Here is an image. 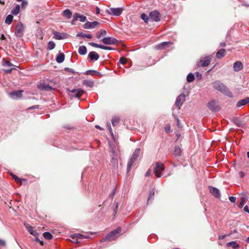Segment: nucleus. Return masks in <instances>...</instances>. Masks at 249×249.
Here are the masks:
<instances>
[{"label":"nucleus","instance_id":"f257e3e1","mask_svg":"<svg viewBox=\"0 0 249 249\" xmlns=\"http://www.w3.org/2000/svg\"><path fill=\"white\" fill-rule=\"evenodd\" d=\"M213 87L217 90L224 93L229 97H232V92L222 82L219 81H216L213 83Z\"/></svg>","mask_w":249,"mask_h":249},{"label":"nucleus","instance_id":"f03ea898","mask_svg":"<svg viewBox=\"0 0 249 249\" xmlns=\"http://www.w3.org/2000/svg\"><path fill=\"white\" fill-rule=\"evenodd\" d=\"M121 227H118L116 229L110 231L105 237L102 238L101 242H104L106 241H112L115 240L118 237L119 234L121 232Z\"/></svg>","mask_w":249,"mask_h":249},{"label":"nucleus","instance_id":"7ed1b4c3","mask_svg":"<svg viewBox=\"0 0 249 249\" xmlns=\"http://www.w3.org/2000/svg\"><path fill=\"white\" fill-rule=\"evenodd\" d=\"M140 149H139V148L136 149L133 152V153L132 155V157H131V159H130V160H129L128 164H127V172H128L130 170L134 162L137 160V159L140 155Z\"/></svg>","mask_w":249,"mask_h":249},{"label":"nucleus","instance_id":"20e7f679","mask_svg":"<svg viewBox=\"0 0 249 249\" xmlns=\"http://www.w3.org/2000/svg\"><path fill=\"white\" fill-rule=\"evenodd\" d=\"M164 170V165L163 163L161 162H156V166L154 170L155 176L159 178L161 177V173Z\"/></svg>","mask_w":249,"mask_h":249},{"label":"nucleus","instance_id":"39448f33","mask_svg":"<svg viewBox=\"0 0 249 249\" xmlns=\"http://www.w3.org/2000/svg\"><path fill=\"white\" fill-rule=\"evenodd\" d=\"M25 27L21 22L18 23L15 27V35L18 37H21L23 36Z\"/></svg>","mask_w":249,"mask_h":249},{"label":"nucleus","instance_id":"423d86ee","mask_svg":"<svg viewBox=\"0 0 249 249\" xmlns=\"http://www.w3.org/2000/svg\"><path fill=\"white\" fill-rule=\"evenodd\" d=\"M107 12L111 15L119 16L122 13L123 9L122 8H110L107 9Z\"/></svg>","mask_w":249,"mask_h":249},{"label":"nucleus","instance_id":"0eeeda50","mask_svg":"<svg viewBox=\"0 0 249 249\" xmlns=\"http://www.w3.org/2000/svg\"><path fill=\"white\" fill-rule=\"evenodd\" d=\"M149 17L152 21L158 22L160 20L161 15L159 11L154 10L149 13Z\"/></svg>","mask_w":249,"mask_h":249},{"label":"nucleus","instance_id":"6e6552de","mask_svg":"<svg viewBox=\"0 0 249 249\" xmlns=\"http://www.w3.org/2000/svg\"><path fill=\"white\" fill-rule=\"evenodd\" d=\"M207 106L213 112H216L219 110V106L217 104V102L214 100L208 102Z\"/></svg>","mask_w":249,"mask_h":249},{"label":"nucleus","instance_id":"1a4fd4ad","mask_svg":"<svg viewBox=\"0 0 249 249\" xmlns=\"http://www.w3.org/2000/svg\"><path fill=\"white\" fill-rule=\"evenodd\" d=\"M185 95L183 93L180 94L177 97L175 103V105L179 109H180V107L182 106L184 102L185 101Z\"/></svg>","mask_w":249,"mask_h":249},{"label":"nucleus","instance_id":"9d476101","mask_svg":"<svg viewBox=\"0 0 249 249\" xmlns=\"http://www.w3.org/2000/svg\"><path fill=\"white\" fill-rule=\"evenodd\" d=\"M102 41L107 45H113L117 43L118 40L112 37H107L103 38Z\"/></svg>","mask_w":249,"mask_h":249},{"label":"nucleus","instance_id":"9b49d317","mask_svg":"<svg viewBox=\"0 0 249 249\" xmlns=\"http://www.w3.org/2000/svg\"><path fill=\"white\" fill-rule=\"evenodd\" d=\"M211 58L209 56H206L204 59H200L199 62H197V65L198 67H206L208 66L210 63Z\"/></svg>","mask_w":249,"mask_h":249},{"label":"nucleus","instance_id":"f8f14e48","mask_svg":"<svg viewBox=\"0 0 249 249\" xmlns=\"http://www.w3.org/2000/svg\"><path fill=\"white\" fill-rule=\"evenodd\" d=\"M110 162L114 168L117 167L118 164V156L114 150L112 151V159Z\"/></svg>","mask_w":249,"mask_h":249},{"label":"nucleus","instance_id":"ddd939ff","mask_svg":"<svg viewBox=\"0 0 249 249\" xmlns=\"http://www.w3.org/2000/svg\"><path fill=\"white\" fill-rule=\"evenodd\" d=\"M99 24L100 23L96 21H94L93 22L87 21L84 24L83 27L85 29H93Z\"/></svg>","mask_w":249,"mask_h":249},{"label":"nucleus","instance_id":"4468645a","mask_svg":"<svg viewBox=\"0 0 249 249\" xmlns=\"http://www.w3.org/2000/svg\"><path fill=\"white\" fill-rule=\"evenodd\" d=\"M210 193L216 198H219L221 197V194L219 189L215 187L209 186Z\"/></svg>","mask_w":249,"mask_h":249},{"label":"nucleus","instance_id":"2eb2a0df","mask_svg":"<svg viewBox=\"0 0 249 249\" xmlns=\"http://www.w3.org/2000/svg\"><path fill=\"white\" fill-rule=\"evenodd\" d=\"M22 90H15L11 92L9 95L11 98L16 99L17 98H20L22 95Z\"/></svg>","mask_w":249,"mask_h":249},{"label":"nucleus","instance_id":"dca6fc26","mask_svg":"<svg viewBox=\"0 0 249 249\" xmlns=\"http://www.w3.org/2000/svg\"><path fill=\"white\" fill-rule=\"evenodd\" d=\"M69 91L74 94L73 96L76 98L80 97L84 93V90L80 89H74Z\"/></svg>","mask_w":249,"mask_h":249},{"label":"nucleus","instance_id":"f3484780","mask_svg":"<svg viewBox=\"0 0 249 249\" xmlns=\"http://www.w3.org/2000/svg\"><path fill=\"white\" fill-rule=\"evenodd\" d=\"M89 45L92 47L100 48V49L105 50H113L110 47H109L107 46H105V45H99L97 43H95L94 42H89Z\"/></svg>","mask_w":249,"mask_h":249},{"label":"nucleus","instance_id":"a211bd4d","mask_svg":"<svg viewBox=\"0 0 249 249\" xmlns=\"http://www.w3.org/2000/svg\"><path fill=\"white\" fill-rule=\"evenodd\" d=\"M25 227L27 229L28 231L32 235L34 236L38 235L37 231L35 229L34 227L29 225V224H25Z\"/></svg>","mask_w":249,"mask_h":249},{"label":"nucleus","instance_id":"6ab92c4d","mask_svg":"<svg viewBox=\"0 0 249 249\" xmlns=\"http://www.w3.org/2000/svg\"><path fill=\"white\" fill-rule=\"evenodd\" d=\"M62 15L67 19H70L72 16V12L69 9H65L62 12Z\"/></svg>","mask_w":249,"mask_h":249},{"label":"nucleus","instance_id":"aec40b11","mask_svg":"<svg viewBox=\"0 0 249 249\" xmlns=\"http://www.w3.org/2000/svg\"><path fill=\"white\" fill-rule=\"evenodd\" d=\"M233 67L235 71H239L243 68V65L240 61H236L233 64Z\"/></svg>","mask_w":249,"mask_h":249},{"label":"nucleus","instance_id":"412c9836","mask_svg":"<svg viewBox=\"0 0 249 249\" xmlns=\"http://www.w3.org/2000/svg\"><path fill=\"white\" fill-rule=\"evenodd\" d=\"M89 57L90 58V61H93V60H97L99 58V55L96 52L92 51L89 53Z\"/></svg>","mask_w":249,"mask_h":249},{"label":"nucleus","instance_id":"4be33fe9","mask_svg":"<svg viewBox=\"0 0 249 249\" xmlns=\"http://www.w3.org/2000/svg\"><path fill=\"white\" fill-rule=\"evenodd\" d=\"M248 103H249V97H246L245 98L239 101L236 104V106L238 107H241L247 105Z\"/></svg>","mask_w":249,"mask_h":249},{"label":"nucleus","instance_id":"5701e85b","mask_svg":"<svg viewBox=\"0 0 249 249\" xmlns=\"http://www.w3.org/2000/svg\"><path fill=\"white\" fill-rule=\"evenodd\" d=\"M76 19L79 20L80 22H84L87 20V17L84 15H81L78 13H75L74 14Z\"/></svg>","mask_w":249,"mask_h":249},{"label":"nucleus","instance_id":"b1692460","mask_svg":"<svg viewBox=\"0 0 249 249\" xmlns=\"http://www.w3.org/2000/svg\"><path fill=\"white\" fill-rule=\"evenodd\" d=\"M172 44L170 42H163L155 46V48L157 50H161Z\"/></svg>","mask_w":249,"mask_h":249},{"label":"nucleus","instance_id":"393cba45","mask_svg":"<svg viewBox=\"0 0 249 249\" xmlns=\"http://www.w3.org/2000/svg\"><path fill=\"white\" fill-rule=\"evenodd\" d=\"M181 149L178 146H176L173 151V155L175 157H179L181 155Z\"/></svg>","mask_w":249,"mask_h":249},{"label":"nucleus","instance_id":"a878e982","mask_svg":"<svg viewBox=\"0 0 249 249\" xmlns=\"http://www.w3.org/2000/svg\"><path fill=\"white\" fill-rule=\"evenodd\" d=\"M64 54L63 53H60L57 55L56 57V61L57 63H61L64 61Z\"/></svg>","mask_w":249,"mask_h":249},{"label":"nucleus","instance_id":"bb28decb","mask_svg":"<svg viewBox=\"0 0 249 249\" xmlns=\"http://www.w3.org/2000/svg\"><path fill=\"white\" fill-rule=\"evenodd\" d=\"M78 53L81 55H85L87 53V48L85 46L82 45L79 47L78 49Z\"/></svg>","mask_w":249,"mask_h":249},{"label":"nucleus","instance_id":"cd10ccee","mask_svg":"<svg viewBox=\"0 0 249 249\" xmlns=\"http://www.w3.org/2000/svg\"><path fill=\"white\" fill-rule=\"evenodd\" d=\"M225 54V50L224 49H220L217 53H216V57L218 59L221 58L222 57H224Z\"/></svg>","mask_w":249,"mask_h":249},{"label":"nucleus","instance_id":"c85d7f7f","mask_svg":"<svg viewBox=\"0 0 249 249\" xmlns=\"http://www.w3.org/2000/svg\"><path fill=\"white\" fill-rule=\"evenodd\" d=\"M233 123L238 127H243L245 124L238 118H235L233 119Z\"/></svg>","mask_w":249,"mask_h":249},{"label":"nucleus","instance_id":"c756f323","mask_svg":"<svg viewBox=\"0 0 249 249\" xmlns=\"http://www.w3.org/2000/svg\"><path fill=\"white\" fill-rule=\"evenodd\" d=\"M227 246H231L234 249H238L239 248V245L237 244L236 241H231L227 244Z\"/></svg>","mask_w":249,"mask_h":249},{"label":"nucleus","instance_id":"7c9ffc66","mask_svg":"<svg viewBox=\"0 0 249 249\" xmlns=\"http://www.w3.org/2000/svg\"><path fill=\"white\" fill-rule=\"evenodd\" d=\"M85 74L86 75H98L99 74V72L95 70H88L84 72Z\"/></svg>","mask_w":249,"mask_h":249},{"label":"nucleus","instance_id":"2f4dec72","mask_svg":"<svg viewBox=\"0 0 249 249\" xmlns=\"http://www.w3.org/2000/svg\"><path fill=\"white\" fill-rule=\"evenodd\" d=\"M2 65L4 67H12L14 65L9 61L6 60L5 58L2 59Z\"/></svg>","mask_w":249,"mask_h":249},{"label":"nucleus","instance_id":"473e14b6","mask_svg":"<svg viewBox=\"0 0 249 249\" xmlns=\"http://www.w3.org/2000/svg\"><path fill=\"white\" fill-rule=\"evenodd\" d=\"M120 122V118L118 117L115 116L112 118L111 123L113 126L117 125Z\"/></svg>","mask_w":249,"mask_h":249},{"label":"nucleus","instance_id":"72a5a7b5","mask_svg":"<svg viewBox=\"0 0 249 249\" xmlns=\"http://www.w3.org/2000/svg\"><path fill=\"white\" fill-rule=\"evenodd\" d=\"M76 37H81L83 38L87 37L89 39H90L92 38V36L90 34H86L80 32L76 35Z\"/></svg>","mask_w":249,"mask_h":249},{"label":"nucleus","instance_id":"f704fd0d","mask_svg":"<svg viewBox=\"0 0 249 249\" xmlns=\"http://www.w3.org/2000/svg\"><path fill=\"white\" fill-rule=\"evenodd\" d=\"M247 199V196L246 195H244V196L241 197V201L238 205V207L240 208H242L244 206V205Z\"/></svg>","mask_w":249,"mask_h":249},{"label":"nucleus","instance_id":"c9c22d12","mask_svg":"<svg viewBox=\"0 0 249 249\" xmlns=\"http://www.w3.org/2000/svg\"><path fill=\"white\" fill-rule=\"evenodd\" d=\"M107 31L105 30H101L96 34L97 37L99 39L102 38L103 36L106 35Z\"/></svg>","mask_w":249,"mask_h":249},{"label":"nucleus","instance_id":"e433bc0d","mask_svg":"<svg viewBox=\"0 0 249 249\" xmlns=\"http://www.w3.org/2000/svg\"><path fill=\"white\" fill-rule=\"evenodd\" d=\"M20 11V6L19 5H17L12 10L11 13L14 15H17Z\"/></svg>","mask_w":249,"mask_h":249},{"label":"nucleus","instance_id":"4c0bfd02","mask_svg":"<svg viewBox=\"0 0 249 249\" xmlns=\"http://www.w3.org/2000/svg\"><path fill=\"white\" fill-rule=\"evenodd\" d=\"M13 19V16L12 15H8L6 18L5 20V23L8 25L12 23Z\"/></svg>","mask_w":249,"mask_h":249},{"label":"nucleus","instance_id":"58836bf2","mask_svg":"<svg viewBox=\"0 0 249 249\" xmlns=\"http://www.w3.org/2000/svg\"><path fill=\"white\" fill-rule=\"evenodd\" d=\"M71 237L74 238H77V239H84V238H88L87 236H85L81 234H74L71 235Z\"/></svg>","mask_w":249,"mask_h":249},{"label":"nucleus","instance_id":"ea45409f","mask_svg":"<svg viewBox=\"0 0 249 249\" xmlns=\"http://www.w3.org/2000/svg\"><path fill=\"white\" fill-rule=\"evenodd\" d=\"M53 36L54 38L56 39L61 40L64 38L61 34L57 32H54Z\"/></svg>","mask_w":249,"mask_h":249},{"label":"nucleus","instance_id":"a19ab883","mask_svg":"<svg viewBox=\"0 0 249 249\" xmlns=\"http://www.w3.org/2000/svg\"><path fill=\"white\" fill-rule=\"evenodd\" d=\"M187 81L188 82H192L195 79L194 75L192 73H189L187 76Z\"/></svg>","mask_w":249,"mask_h":249},{"label":"nucleus","instance_id":"79ce46f5","mask_svg":"<svg viewBox=\"0 0 249 249\" xmlns=\"http://www.w3.org/2000/svg\"><path fill=\"white\" fill-rule=\"evenodd\" d=\"M43 235V237L47 240L52 239L53 238L52 234L49 232H45Z\"/></svg>","mask_w":249,"mask_h":249},{"label":"nucleus","instance_id":"37998d69","mask_svg":"<svg viewBox=\"0 0 249 249\" xmlns=\"http://www.w3.org/2000/svg\"><path fill=\"white\" fill-rule=\"evenodd\" d=\"M84 84L88 87H92L94 85V82L92 81L85 80L84 82Z\"/></svg>","mask_w":249,"mask_h":249},{"label":"nucleus","instance_id":"c03bdc74","mask_svg":"<svg viewBox=\"0 0 249 249\" xmlns=\"http://www.w3.org/2000/svg\"><path fill=\"white\" fill-rule=\"evenodd\" d=\"M141 18L142 20H143L145 21V22H146V23L148 22V21L149 20V17L146 14H145V13L142 14L141 15Z\"/></svg>","mask_w":249,"mask_h":249},{"label":"nucleus","instance_id":"a18cd8bd","mask_svg":"<svg viewBox=\"0 0 249 249\" xmlns=\"http://www.w3.org/2000/svg\"><path fill=\"white\" fill-rule=\"evenodd\" d=\"M55 46V43L53 41H49L48 43V49L49 50H53Z\"/></svg>","mask_w":249,"mask_h":249},{"label":"nucleus","instance_id":"49530a36","mask_svg":"<svg viewBox=\"0 0 249 249\" xmlns=\"http://www.w3.org/2000/svg\"><path fill=\"white\" fill-rule=\"evenodd\" d=\"M13 178L15 179V180L18 182H20L21 184L22 183V181H25V179H20L18 177H17L16 175L14 174L12 175Z\"/></svg>","mask_w":249,"mask_h":249},{"label":"nucleus","instance_id":"de8ad7c7","mask_svg":"<svg viewBox=\"0 0 249 249\" xmlns=\"http://www.w3.org/2000/svg\"><path fill=\"white\" fill-rule=\"evenodd\" d=\"M107 127L109 130V133H110L111 136L113 138H114V134H113V131H112V129L111 128V124L109 123H107Z\"/></svg>","mask_w":249,"mask_h":249},{"label":"nucleus","instance_id":"09e8293b","mask_svg":"<svg viewBox=\"0 0 249 249\" xmlns=\"http://www.w3.org/2000/svg\"><path fill=\"white\" fill-rule=\"evenodd\" d=\"M155 194L154 190H152L150 192L149 196L148 197V202L150 201L151 199H153V196H154Z\"/></svg>","mask_w":249,"mask_h":249},{"label":"nucleus","instance_id":"8fccbe9b","mask_svg":"<svg viewBox=\"0 0 249 249\" xmlns=\"http://www.w3.org/2000/svg\"><path fill=\"white\" fill-rule=\"evenodd\" d=\"M116 189H117V186H115L114 188L113 189L112 192L110 194V195L109 196V198H113L115 194Z\"/></svg>","mask_w":249,"mask_h":249},{"label":"nucleus","instance_id":"3c124183","mask_svg":"<svg viewBox=\"0 0 249 249\" xmlns=\"http://www.w3.org/2000/svg\"><path fill=\"white\" fill-rule=\"evenodd\" d=\"M119 61L122 64L124 65L126 63L127 60L125 58L122 57L120 58Z\"/></svg>","mask_w":249,"mask_h":249},{"label":"nucleus","instance_id":"603ef678","mask_svg":"<svg viewBox=\"0 0 249 249\" xmlns=\"http://www.w3.org/2000/svg\"><path fill=\"white\" fill-rule=\"evenodd\" d=\"M21 1H22L21 4V7L22 8H25L28 5V2L26 0H23Z\"/></svg>","mask_w":249,"mask_h":249},{"label":"nucleus","instance_id":"864d4df0","mask_svg":"<svg viewBox=\"0 0 249 249\" xmlns=\"http://www.w3.org/2000/svg\"><path fill=\"white\" fill-rule=\"evenodd\" d=\"M15 69L14 68H11L10 69H4L3 70V71L7 74H10L12 72V71Z\"/></svg>","mask_w":249,"mask_h":249},{"label":"nucleus","instance_id":"5fc2aeb1","mask_svg":"<svg viewBox=\"0 0 249 249\" xmlns=\"http://www.w3.org/2000/svg\"><path fill=\"white\" fill-rule=\"evenodd\" d=\"M229 200L231 202L234 203L236 201V197L233 196H231L229 197Z\"/></svg>","mask_w":249,"mask_h":249},{"label":"nucleus","instance_id":"6e6d98bb","mask_svg":"<svg viewBox=\"0 0 249 249\" xmlns=\"http://www.w3.org/2000/svg\"><path fill=\"white\" fill-rule=\"evenodd\" d=\"M118 208V203L116 202V205H115V209L114 210V212H113L114 215H115L117 213Z\"/></svg>","mask_w":249,"mask_h":249},{"label":"nucleus","instance_id":"4d7b16f0","mask_svg":"<svg viewBox=\"0 0 249 249\" xmlns=\"http://www.w3.org/2000/svg\"><path fill=\"white\" fill-rule=\"evenodd\" d=\"M65 70L66 71H68L69 72H71V73H74V71L72 69H71V68H65Z\"/></svg>","mask_w":249,"mask_h":249},{"label":"nucleus","instance_id":"13d9d810","mask_svg":"<svg viewBox=\"0 0 249 249\" xmlns=\"http://www.w3.org/2000/svg\"><path fill=\"white\" fill-rule=\"evenodd\" d=\"M77 20L76 19L74 15H73V18L71 21V24L72 25H74L75 24V22L77 21Z\"/></svg>","mask_w":249,"mask_h":249},{"label":"nucleus","instance_id":"bf43d9fd","mask_svg":"<svg viewBox=\"0 0 249 249\" xmlns=\"http://www.w3.org/2000/svg\"><path fill=\"white\" fill-rule=\"evenodd\" d=\"M5 242L4 240L0 239V246H5Z\"/></svg>","mask_w":249,"mask_h":249},{"label":"nucleus","instance_id":"052dcab7","mask_svg":"<svg viewBox=\"0 0 249 249\" xmlns=\"http://www.w3.org/2000/svg\"><path fill=\"white\" fill-rule=\"evenodd\" d=\"M39 108V106L38 105H35V106H33L30 107H29L28 109H37Z\"/></svg>","mask_w":249,"mask_h":249},{"label":"nucleus","instance_id":"680f3d73","mask_svg":"<svg viewBox=\"0 0 249 249\" xmlns=\"http://www.w3.org/2000/svg\"><path fill=\"white\" fill-rule=\"evenodd\" d=\"M244 210L249 213V209L248 208V206L247 205H246L244 208Z\"/></svg>","mask_w":249,"mask_h":249},{"label":"nucleus","instance_id":"e2e57ef3","mask_svg":"<svg viewBox=\"0 0 249 249\" xmlns=\"http://www.w3.org/2000/svg\"><path fill=\"white\" fill-rule=\"evenodd\" d=\"M226 236H227V235H226V234L224 235L219 236L218 237V239H219V240H223V239H224L225 238V237H226Z\"/></svg>","mask_w":249,"mask_h":249},{"label":"nucleus","instance_id":"0e129e2a","mask_svg":"<svg viewBox=\"0 0 249 249\" xmlns=\"http://www.w3.org/2000/svg\"><path fill=\"white\" fill-rule=\"evenodd\" d=\"M239 175L240 178H243L245 176V174L242 171L239 172Z\"/></svg>","mask_w":249,"mask_h":249},{"label":"nucleus","instance_id":"69168bd1","mask_svg":"<svg viewBox=\"0 0 249 249\" xmlns=\"http://www.w3.org/2000/svg\"><path fill=\"white\" fill-rule=\"evenodd\" d=\"M44 89H52V88L49 85H47V86H45L44 87Z\"/></svg>","mask_w":249,"mask_h":249},{"label":"nucleus","instance_id":"338daca9","mask_svg":"<svg viewBox=\"0 0 249 249\" xmlns=\"http://www.w3.org/2000/svg\"><path fill=\"white\" fill-rule=\"evenodd\" d=\"M100 9L99 7H96V13L97 14H99L100 13Z\"/></svg>","mask_w":249,"mask_h":249},{"label":"nucleus","instance_id":"774afa93","mask_svg":"<svg viewBox=\"0 0 249 249\" xmlns=\"http://www.w3.org/2000/svg\"><path fill=\"white\" fill-rule=\"evenodd\" d=\"M150 174H151V171H150V170H148V171L146 172V173H145V176L146 177H147V176H150Z\"/></svg>","mask_w":249,"mask_h":249}]
</instances>
